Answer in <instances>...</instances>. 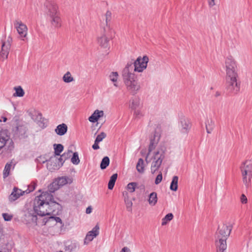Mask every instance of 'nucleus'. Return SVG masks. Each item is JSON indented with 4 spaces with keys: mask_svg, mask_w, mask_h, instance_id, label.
<instances>
[{
    "mask_svg": "<svg viewBox=\"0 0 252 252\" xmlns=\"http://www.w3.org/2000/svg\"><path fill=\"white\" fill-rule=\"evenodd\" d=\"M215 126V122L212 119L208 120L206 122V129L208 133H211Z\"/></svg>",
    "mask_w": 252,
    "mask_h": 252,
    "instance_id": "30",
    "label": "nucleus"
},
{
    "mask_svg": "<svg viewBox=\"0 0 252 252\" xmlns=\"http://www.w3.org/2000/svg\"><path fill=\"white\" fill-rule=\"evenodd\" d=\"M35 186H36L35 184L32 182V191H33V190H34V189H35Z\"/></svg>",
    "mask_w": 252,
    "mask_h": 252,
    "instance_id": "58",
    "label": "nucleus"
},
{
    "mask_svg": "<svg viewBox=\"0 0 252 252\" xmlns=\"http://www.w3.org/2000/svg\"><path fill=\"white\" fill-rule=\"evenodd\" d=\"M60 187L67 184H70L72 182V179L67 176L59 177L55 180Z\"/></svg>",
    "mask_w": 252,
    "mask_h": 252,
    "instance_id": "21",
    "label": "nucleus"
},
{
    "mask_svg": "<svg viewBox=\"0 0 252 252\" xmlns=\"http://www.w3.org/2000/svg\"><path fill=\"white\" fill-rule=\"evenodd\" d=\"M58 160L57 157H51L47 161V169L51 172L59 169L62 166V163H58Z\"/></svg>",
    "mask_w": 252,
    "mask_h": 252,
    "instance_id": "17",
    "label": "nucleus"
},
{
    "mask_svg": "<svg viewBox=\"0 0 252 252\" xmlns=\"http://www.w3.org/2000/svg\"><path fill=\"white\" fill-rule=\"evenodd\" d=\"M178 177L177 176H174L172 180L170 186V189L173 191H176L178 189Z\"/></svg>",
    "mask_w": 252,
    "mask_h": 252,
    "instance_id": "32",
    "label": "nucleus"
},
{
    "mask_svg": "<svg viewBox=\"0 0 252 252\" xmlns=\"http://www.w3.org/2000/svg\"><path fill=\"white\" fill-rule=\"evenodd\" d=\"M125 203L126 204V208L128 212H131L132 202L128 197H125L124 199Z\"/></svg>",
    "mask_w": 252,
    "mask_h": 252,
    "instance_id": "40",
    "label": "nucleus"
},
{
    "mask_svg": "<svg viewBox=\"0 0 252 252\" xmlns=\"http://www.w3.org/2000/svg\"><path fill=\"white\" fill-rule=\"evenodd\" d=\"M31 191V190L29 189L25 191H22L17 187H14L8 197L9 201L11 202H14L18 199L20 196H23L25 193H29Z\"/></svg>",
    "mask_w": 252,
    "mask_h": 252,
    "instance_id": "15",
    "label": "nucleus"
},
{
    "mask_svg": "<svg viewBox=\"0 0 252 252\" xmlns=\"http://www.w3.org/2000/svg\"><path fill=\"white\" fill-rule=\"evenodd\" d=\"M2 216L5 221H10L12 218L13 216L11 214H9L8 213H2Z\"/></svg>",
    "mask_w": 252,
    "mask_h": 252,
    "instance_id": "47",
    "label": "nucleus"
},
{
    "mask_svg": "<svg viewBox=\"0 0 252 252\" xmlns=\"http://www.w3.org/2000/svg\"><path fill=\"white\" fill-rule=\"evenodd\" d=\"M137 184L135 182H131L129 183L127 186V189L130 192H133L135 191L136 187Z\"/></svg>",
    "mask_w": 252,
    "mask_h": 252,
    "instance_id": "42",
    "label": "nucleus"
},
{
    "mask_svg": "<svg viewBox=\"0 0 252 252\" xmlns=\"http://www.w3.org/2000/svg\"><path fill=\"white\" fill-rule=\"evenodd\" d=\"M72 153V151L71 150H68L66 153H64L62 155V157H64V160L65 159L68 158L70 156V154Z\"/></svg>",
    "mask_w": 252,
    "mask_h": 252,
    "instance_id": "49",
    "label": "nucleus"
},
{
    "mask_svg": "<svg viewBox=\"0 0 252 252\" xmlns=\"http://www.w3.org/2000/svg\"><path fill=\"white\" fill-rule=\"evenodd\" d=\"M67 131V126L65 124H62L59 125L56 129L55 131L58 135L60 136H63L64 135Z\"/></svg>",
    "mask_w": 252,
    "mask_h": 252,
    "instance_id": "23",
    "label": "nucleus"
},
{
    "mask_svg": "<svg viewBox=\"0 0 252 252\" xmlns=\"http://www.w3.org/2000/svg\"><path fill=\"white\" fill-rule=\"evenodd\" d=\"M164 152L162 150H158L153 153L152 158L153 161L151 164V170L152 174L158 171L160 167L163 158Z\"/></svg>",
    "mask_w": 252,
    "mask_h": 252,
    "instance_id": "6",
    "label": "nucleus"
},
{
    "mask_svg": "<svg viewBox=\"0 0 252 252\" xmlns=\"http://www.w3.org/2000/svg\"><path fill=\"white\" fill-rule=\"evenodd\" d=\"M132 64H127L123 71V77L127 90L134 94L140 89V86L135 74L132 73Z\"/></svg>",
    "mask_w": 252,
    "mask_h": 252,
    "instance_id": "2",
    "label": "nucleus"
},
{
    "mask_svg": "<svg viewBox=\"0 0 252 252\" xmlns=\"http://www.w3.org/2000/svg\"><path fill=\"white\" fill-rule=\"evenodd\" d=\"M43 10L48 17L59 13L58 7L54 0H46L44 3Z\"/></svg>",
    "mask_w": 252,
    "mask_h": 252,
    "instance_id": "9",
    "label": "nucleus"
},
{
    "mask_svg": "<svg viewBox=\"0 0 252 252\" xmlns=\"http://www.w3.org/2000/svg\"><path fill=\"white\" fill-rule=\"evenodd\" d=\"M241 202L243 203V204H246L247 203V197L244 195V194H242L241 196Z\"/></svg>",
    "mask_w": 252,
    "mask_h": 252,
    "instance_id": "51",
    "label": "nucleus"
},
{
    "mask_svg": "<svg viewBox=\"0 0 252 252\" xmlns=\"http://www.w3.org/2000/svg\"><path fill=\"white\" fill-rule=\"evenodd\" d=\"M231 228L226 225L219 227L216 234V245L218 248L217 252H223L227 248L226 239L229 236Z\"/></svg>",
    "mask_w": 252,
    "mask_h": 252,
    "instance_id": "3",
    "label": "nucleus"
},
{
    "mask_svg": "<svg viewBox=\"0 0 252 252\" xmlns=\"http://www.w3.org/2000/svg\"><path fill=\"white\" fill-rule=\"evenodd\" d=\"M104 113L103 111L96 110L94 113L89 118L90 122L95 123L97 122L98 119L103 116Z\"/></svg>",
    "mask_w": 252,
    "mask_h": 252,
    "instance_id": "22",
    "label": "nucleus"
},
{
    "mask_svg": "<svg viewBox=\"0 0 252 252\" xmlns=\"http://www.w3.org/2000/svg\"><path fill=\"white\" fill-rule=\"evenodd\" d=\"M48 17L53 27L55 29H58L61 27L62 21L60 17V13Z\"/></svg>",
    "mask_w": 252,
    "mask_h": 252,
    "instance_id": "20",
    "label": "nucleus"
},
{
    "mask_svg": "<svg viewBox=\"0 0 252 252\" xmlns=\"http://www.w3.org/2000/svg\"><path fill=\"white\" fill-rule=\"evenodd\" d=\"M48 125V120L42 113L37 110L32 111V128L36 131L44 129Z\"/></svg>",
    "mask_w": 252,
    "mask_h": 252,
    "instance_id": "5",
    "label": "nucleus"
},
{
    "mask_svg": "<svg viewBox=\"0 0 252 252\" xmlns=\"http://www.w3.org/2000/svg\"><path fill=\"white\" fill-rule=\"evenodd\" d=\"M14 164L12 163V162H10L9 163H7L5 166L4 170H3V178H5L7 177L9 174L10 171L12 169H14Z\"/></svg>",
    "mask_w": 252,
    "mask_h": 252,
    "instance_id": "26",
    "label": "nucleus"
},
{
    "mask_svg": "<svg viewBox=\"0 0 252 252\" xmlns=\"http://www.w3.org/2000/svg\"><path fill=\"white\" fill-rule=\"evenodd\" d=\"M243 183L246 188L251 186L252 183V161L246 160L240 166Z\"/></svg>",
    "mask_w": 252,
    "mask_h": 252,
    "instance_id": "4",
    "label": "nucleus"
},
{
    "mask_svg": "<svg viewBox=\"0 0 252 252\" xmlns=\"http://www.w3.org/2000/svg\"><path fill=\"white\" fill-rule=\"evenodd\" d=\"M7 144L10 150L13 147V142L5 131H0V150Z\"/></svg>",
    "mask_w": 252,
    "mask_h": 252,
    "instance_id": "13",
    "label": "nucleus"
},
{
    "mask_svg": "<svg viewBox=\"0 0 252 252\" xmlns=\"http://www.w3.org/2000/svg\"><path fill=\"white\" fill-rule=\"evenodd\" d=\"M128 251L129 250L127 247H124L122 249L121 252H128Z\"/></svg>",
    "mask_w": 252,
    "mask_h": 252,
    "instance_id": "57",
    "label": "nucleus"
},
{
    "mask_svg": "<svg viewBox=\"0 0 252 252\" xmlns=\"http://www.w3.org/2000/svg\"><path fill=\"white\" fill-rule=\"evenodd\" d=\"M118 175L117 174H113L110 179V180L108 182V188L109 189H112L114 188V186L115 185L116 181L117 180Z\"/></svg>",
    "mask_w": 252,
    "mask_h": 252,
    "instance_id": "34",
    "label": "nucleus"
},
{
    "mask_svg": "<svg viewBox=\"0 0 252 252\" xmlns=\"http://www.w3.org/2000/svg\"><path fill=\"white\" fill-rule=\"evenodd\" d=\"M92 211V208L91 206H89L87 208L86 213L88 214H90Z\"/></svg>",
    "mask_w": 252,
    "mask_h": 252,
    "instance_id": "55",
    "label": "nucleus"
},
{
    "mask_svg": "<svg viewBox=\"0 0 252 252\" xmlns=\"http://www.w3.org/2000/svg\"><path fill=\"white\" fill-rule=\"evenodd\" d=\"M71 162L75 165H78L80 163V159L77 152L73 154L72 157L71 158Z\"/></svg>",
    "mask_w": 252,
    "mask_h": 252,
    "instance_id": "39",
    "label": "nucleus"
},
{
    "mask_svg": "<svg viewBox=\"0 0 252 252\" xmlns=\"http://www.w3.org/2000/svg\"><path fill=\"white\" fill-rule=\"evenodd\" d=\"M209 5L210 6H214L215 4L214 0H209Z\"/></svg>",
    "mask_w": 252,
    "mask_h": 252,
    "instance_id": "56",
    "label": "nucleus"
},
{
    "mask_svg": "<svg viewBox=\"0 0 252 252\" xmlns=\"http://www.w3.org/2000/svg\"><path fill=\"white\" fill-rule=\"evenodd\" d=\"M63 80L65 83H70L74 80L73 77L71 76L70 72L67 71L63 77Z\"/></svg>",
    "mask_w": 252,
    "mask_h": 252,
    "instance_id": "37",
    "label": "nucleus"
},
{
    "mask_svg": "<svg viewBox=\"0 0 252 252\" xmlns=\"http://www.w3.org/2000/svg\"><path fill=\"white\" fill-rule=\"evenodd\" d=\"M160 139V133L155 131L153 135L150 138V143L148 148V153L146 157L145 160L148 164L150 162V160L148 159V157L150 154V153L154 150L158 144L159 140Z\"/></svg>",
    "mask_w": 252,
    "mask_h": 252,
    "instance_id": "11",
    "label": "nucleus"
},
{
    "mask_svg": "<svg viewBox=\"0 0 252 252\" xmlns=\"http://www.w3.org/2000/svg\"><path fill=\"white\" fill-rule=\"evenodd\" d=\"M111 16L112 14L111 12L109 11H107L105 15L104 16V18L105 20V23L106 26H108L109 24V23L110 22L111 20Z\"/></svg>",
    "mask_w": 252,
    "mask_h": 252,
    "instance_id": "43",
    "label": "nucleus"
},
{
    "mask_svg": "<svg viewBox=\"0 0 252 252\" xmlns=\"http://www.w3.org/2000/svg\"><path fill=\"white\" fill-rule=\"evenodd\" d=\"M14 26L21 37H24L26 36L27 28L25 25L20 21H16Z\"/></svg>",
    "mask_w": 252,
    "mask_h": 252,
    "instance_id": "19",
    "label": "nucleus"
},
{
    "mask_svg": "<svg viewBox=\"0 0 252 252\" xmlns=\"http://www.w3.org/2000/svg\"><path fill=\"white\" fill-rule=\"evenodd\" d=\"M148 201L151 206H155L158 201L157 193L156 192L151 193L149 195Z\"/></svg>",
    "mask_w": 252,
    "mask_h": 252,
    "instance_id": "27",
    "label": "nucleus"
},
{
    "mask_svg": "<svg viewBox=\"0 0 252 252\" xmlns=\"http://www.w3.org/2000/svg\"><path fill=\"white\" fill-rule=\"evenodd\" d=\"M173 218V215L172 213H168L162 219V225H165L169 221Z\"/></svg>",
    "mask_w": 252,
    "mask_h": 252,
    "instance_id": "36",
    "label": "nucleus"
},
{
    "mask_svg": "<svg viewBox=\"0 0 252 252\" xmlns=\"http://www.w3.org/2000/svg\"><path fill=\"white\" fill-rule=\"evenodd\" d=\"M144 162L142 158H140L138 159L136 164V169L140 173H143L144 172Z\"/></svg>",
    "mask_w": 252,
    "mask_h": 252,
    "instance_id": "33",
    "label": "nucleus"
},
{
    "mask_svg": "<svg viewBox=\"0 0 252 252\" xmlns=\"http://www.w3.org/2000/svg\"><path fill=\"white\" fill-rule=\"evenodd\" d=\"M51 219L54 220L57 222H60L61 223H62V220L61 219L58 217H51Z\"/></svg>",
    "mask_w": 252,
    "mask_h": 252,
    "instance_id": "52",
    "label": "nucleus"
},
{
    "mask_svg": "<svg viewBox=\"0 0 252 252\" xmlns=\"http://www.w3.org/2000/svg\"><path fill=\"white\" fill-rule=\"evenodd\" d=\"M119 78V74L117 72H111L108 75L109 79L113 83L115 87H118V79Z\"/></svg>",
    "mask_w": 252,
    "mask_h": 252,
    "instance_id": "25",
    "label": "nucleus"
},
{
    "mask_svg": "<svg viewBox=\"0 0 252 252\" xmlns=\"http://www.w3.org/2000/svg\"><path fill=\"white\" fill-rule=\"evenodd\" d=\"M12 39L8 37L6 41H3L1 45V50L0 53V57L3 60L6 59L9 54Z\"/></svg>",
    "mask_w": 252,
    "mask_h": 252,
    "instance_id": "16",
    "label": "nucleus"
},
{
    "mask_svg": "<svg viewBox=\"0 0 252 252\" xmlns=\"http://www.w3.org/2000/svg\"><path fill=\"white\" fill-rule=\"evenodd\" d=\"M109 158L108 157H104L100 163V168L101 169H105L109 165Z\"/></svg>",
    "mask_w": 252,
    "mask_h": 252,
    "instance_id": "38",
    "label": "nucleus"
},
{
    "mask_svg": "<svg viewBox=\"0 0 252 252\" xmlns=\"http://www.w3.org/2000/svg\"><path fill=\"white\" fill-rule=\"evenodd\" d=\"M63 159H64V157H62V155L59 158H58V159H59L58 160V163H62V165H63V163L64 161V160H63Z\"/></svg>",
    "mask_w": 252,
    "mask_h": 252,
    "instance_id": "54",
    "label": "nucleus"
},
{
    "mask_svg": "<svg viewBox=\"0 0 252 252\" xmlns=\"http://www.w3.org/2000/svg\"><path fill=\"white\" fill-rule=\"evenodd\" d=\"M98 44L103 48H106L108 46L109 38L107 36L105 29L101 32V33L97 37Z\"/></svg>",
    "mask_w": 252,
    "mask_h": 252,
    "instance_id": "18",
    "label": "nucleus"
},
{
    "mask_svg": "<svg viewBox=\"0 0 252 252\" xmlns=\"http://www.w3.org/2000/svg\"><path fill=\"white\" fill-rule=\"evenodd\" d=\"M106 134L104 132H101L96 136L95 141L99 143L100 142L102 141V140L106 137Z\"/></svg>",
    "mask_w": 252,
    "mask_h": 252,
    "instance_id": "45",
    "label": "nucleus"
},
{
    "mask_svg": "<svg viewBox=\"0 0 252 252\" xmlns=\"http://www.w3.org/2000/svg\"><path fill=\"white\" fill-rule=\"evenodd\" d=\"M134 110V115H135L136 117H140L142 116V112L139 109H135Z\"/></svg>",
    "mask_w": 252,
    "mask_h": 252,
    "instance_id": "50",
    "label": "nucleus"
},
{
    "mask_svg": "<svg viewBox=\"0 0 252 252\" xmlns=\"http://www.w3.org/2000/svg\"><path fill=\"white\" fill-rule=\"evenodd\" d=\"M94 237H94L92 235H91L90 234L87 233V234L86 235V236L84 239V244L87 245L91 241H92Z\"/></svg>",
    "mask_w": 252,
    "mask_h": 252,
    "instance_id": "46",
    "label": "nucleus"
},
{
    "mask_svg": "<svg viewBox=\"0 0 252 252\" xmlns=\"http://www.w3.org/2000/svg\"><path fill=\"white\" fill-rule=\"evenodd\" d=\"M99 142L94 141V144L92 146V148L94 150H97L99 149V146L98 145Z\"/></svg>",
    "mask_w": 252,
    "mask_h": 252,
    "instance_id": "53",
    "label": "nucleus"
},
{
    "mask_svg": "<svg viewBox=\"0 0 252 252\" xmlns=\"http://www.w3.org/2000/svg\"><path fill=\"white\" fill-rule=\"evenodd\" d=\"M23 221L30 224L32 221V201H28L25 205L23 210Z\"/></svg>",
    "mask_w": 252,
    "mask_h": 252,
    "instance_id": "12",
    "label": "nucleus"
},
{
    "mask_svg": "<svg viewBox=\"0 0 252 252\" xmlns=\"http://www.w3.org/2000/svg\"><path fill=\"white\" fill-rule=\"evenodd\" d=\"M57 200L61 201L58 198L55 200L53 195L48 192H43L34 199L33 210L40 216L58 215L62 207Z\"/></svg>",
    "mask_w": 252,
    "mask_h": 252,
    "instance_id": "1",
    "label": "nucleus"
},
{
    "mask_svg": "<svg viewBox=\"0 0 252 252\" xmlns=\"http://www.w3.org/2000/svg\"><path fill=\"white\" fill-rule=\"evenodd\" d=\"M129 107L132 110L138 109L140 106V100L137 97L132 98L130 100Z\"/></svg>",
    "mask_w": 252,
    "mask_h": 252,
    "instance_id": "24",
    "label": "nucleus"
},
{
    "mask_svg": "<svg viewBox=\"0 0 252 252\" xmlns=\"http://www.w3.org/2000/svg\"><path fill=\"white\" fill-rule=\"evenodd\" d=\"M99 226L96 225L91 231H90L88 233L92 235L94 237H96L99 234Z\"/></svg>",
    "mask_w": 252,
    "mask_h": 252,
    "instance_id": "41",
    "label": "nucleus"
},
{
    "mask_svg": "<svg viewBox=\"0 0 252 252\" xmlns=\"http://www.w3.org/2000/svg\"><path fill=\"white\" fill-rule=\"evenodd\" d=\"M48 161V160L44 157V156H39L36 159L35 161L37 163L42 164L44 163L45 162H47Z\"/></svg>",
    "mask_w": 252,
    "mask_h": 252,
    "instance_id": "44",
    "label": "nucleus"
},
{
    "mask_svg": "<svg viewBox=\"0 0 252 252\" xmlns=\"http://www.w3.org/2000/svg\"><path fill=\"white\" fill-rule=\"evenodd\" d=\"M148 62L149 58L147 56H144L143 58L138 57L133 63H128L127 64H132L134 71L141 72L147 68Z\"/></svg>",
    "mask_w": 252,
    "mask_h": 252,
    "instance_id": "8",
    "label": "nucleus"
},
{
    "mask_svg": "<svg viewBox=\"0 0 252 252\" xmlns=\"http://www.w3.org/2000/svg\"><path fill=\"white\" fill-rule=\"evenodd\" d=\"M162 173L160 172L156 177V180H155V184L156 185H158L159 184L161 181H162Z\"/></svg>",
    "mask_w": 252,
    "mask_h": 252,
    "instance_id": "48",
    "label": "nucleus"
},
{
    "mask_svg": "<svg viewBox=\"0 0 252 252\" xmlns=\"http://www.w3.org/2000/svg\"><path fill=\"white\" fill-rule=\"evenodd\" d=\"M191 128V124L189 119L185 116L180 118L179 121V128L180 132L183 134H187Z\"/></svg>",
    "mask_w": 252,
    "mask_h": 252,
    "instance_id": "14",
    "label": "nucleus"
},
{
    "mask_svg": "<svg viewBox=\"0 0 252 252\" xmlns=\"http://www.w3.org/2000/svg\"><path fill=\"white\" fill-rule=\"evenodd\" d=\"M55 155L53 156H60L63 150V146L61 144H54L53 145Z\"/></svg>",
    "mask_w": 252,
    "mask_h": 252,
    "instance_id": "31",
    "label": "nucleus"
},
{
    "mask_svg": "<svg viewBox=\"0 0 252 252\" xmlns=\"http://www.w3.org/2000/svg\"><path fill=\"white\" fill-rule=\"evenodd\" d=\"M2 119H3V122H5L7 120V119L5 117H3Z\"/></svg>",
    "mask_w": 252,
    "mask_h": 252,
    "instance_id": "59",
    "label": "nucleus"
},
{
    "mask_svg": "<svg viewBox=\"0 0 252 252\" xmlns=\"http://www.w3.org/2000/svg\"><path fill=\"white\" fill-rule=\"evenodd\" d=\"M17 133L21 138H24L27 136V128L25 126H19L17 127Z\"/></svg>",
    "mask_w": 252,
    "mask_h": 252,
    "instance_id": "28",
    "label": "nucleus"
},
{
    "mask_svg": "<svg viewBox=\"0 0 252 252\" xmlns=\"http://www.w3.org/2000/svg\"><path fill=\"white\" fill-rule=\"evenodd\" d=\"M0 252H2L0 251Z\"/></svg>",
    "mask_w": 252,
    "mask_h": 252,
    "instance_id": "61",
    "label": "nucleus"
},
{
    "mask_svg": "<svg viewBox=\"0 0 252 252\" xmlns=\"http://www.w3.org/2000/svg\"><path fill=\"white\" fill-rule=\"evenodd\" d=\"M216 96H219V95H220V94H219V93H218V92H217V93H216Z\"/></svg>",
    "mask_w": 252,
    "mask_h": 252,
    "instance_id": "60",
    "label": "nucleus"
},
{
    "mask_svg": "<svg viewBox=\"0 0 252 252\" xmlns=\"http://www.w3.org/2000/svg\"><path fill=\"white\" fill-rule=\"evenodd\" d=\"M60 187L58 185V183L54 180L52 183H51L48 187V192L51 194L52 193L54 192L55 191L59 189Z\"/></svg>",
    "mask_w": 252,
    "mask_h": 252,
    "instance_id": "29",
    "label": "nucleus"
},
{
    "mask_svg": "<svg viewBox=\"0 0 252 252\" xmlns=\"http://www.w3.org/2000/svg\"><path fill=\"white\" fill-rule=\"evenodd\" d=\"M14 90L15 91V93L13 94L14 96L22 97L24 96L25 92L21 86L15 87Z\"/></svg>",
    "mask_w": 252,
    "mask_h": 252,
    "instance_id": "35",
    "label": "nucleus"
},
{
    "mask_svg": "<svg viewBox=\"0 0 252 252\" xmlns=\"http://www.w3.org/2000/svg\"><path fill=\"white\" fill-rule=\"evenodd\" d=\"M238 75H226V89L229 93L236 94L240 90V86L238 85L237 78Z\"/></svg>",
    "mask_w": 252,
    "mask_h": 252,
    "instance_id": "7",
    "label": "nucleus"
},
{
    "mask_svg": "<svg viewBox=\"0 0 252 252\" xmlns=\"http://www.w3.org/2000/svg\"><path fill=\"white\" fill-rule=\"evenodd\" d=\"M225 63L226 75H238L237 65L231 56L226 58Z\"/></svg>",
    "mask_w": 252,
    "mask_h": 252,
    "instance_id": "10",
    "label": "nucleus"
}]
</instances>
